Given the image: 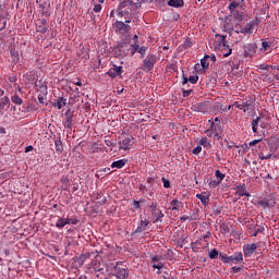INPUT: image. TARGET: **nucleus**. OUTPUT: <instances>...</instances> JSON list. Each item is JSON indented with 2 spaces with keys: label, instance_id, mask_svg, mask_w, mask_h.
Segmentation results:
<instances>
[{
  "label": "nucleus",
  "instance_id": "37",
  "mask_svg": "<svg viewBox=\"0 0 279 279\" xmlns=\"http://www.w3.org/2000/svg\"><path fill=\"white\" fill-rule=\"evenodd\" d=\"M111 69L114 70V72H116L119 76H121V74L123 73V66H121V65L118 66L117 64H113Z\"/></svg>",
  "mask_w": 279,
  "mask_h": 279
},
{
  "label": "nucleus",
  "instance_id": "30",
  "mask_svg": "<svg viewBox=\"0 0 279 279\" xmlns=\"http://www.w3.org/2000/svg\"><path fill=\"white\" fill-rule=\"evenodd\" d=\"M219 259L222 262V263H230V256H228V254H226V253H219Z\"/></svg>",
  "mask_w": 279,
  "mask_h": 279
},
{
  "label": "nucleus",
  "instance_id": "15",
  "mask_svg": "<svg viewBox=\"0 0 279 279\" xmlns=\"http://www.w3.org/2000/svg\"><path fill=\"white\" fill-rule=\"evenodd\" d=\"M113 276H116L117 279H128V270L125 268L116 267Z\"/></svg>",
  "mask_w": 279,
  "mask_h": 279
},
{
  "label": "nucleus",
  "instance_id": "63",
  "mask_svg": "<svg viewBox=\"0 0 279 279\" xmlns=\"http://www.w3.org/2000/svg\"><path fill=\"white\" fill-rule=\"evenodd\" d=\"M221 132L216 131L215 136L217 137V141H221Z\"/></svg>",
  "mask_w": 279,
  "mask_h": 279
},
{
  "label": "nucleus",
  "instance_id": "24",
  "mask_svg": "<svg viewBox=\"0 0 279 279\" xmlns=\"http://www.w3.org/2000/svg\"><path fill=\"white\" fill-rule=\"evenodd\" d=\"M95 274H96V278H98V279H108V277H107L108 268H102L101 270H98Z\"/></svg>",
  "mask_w": 279,
  "mask_h": 279
},
{
  "label": "nucleus",
  "instance_id": "57",
  "mask_svg": "<svg viewBox=\"0 0 279 279\" xmlns=\"http://www.w3.org/2000/svg\"><path fill=\"white\" fill-rule=\"evenodd\" d=\"M193 93V89H183V97H189Z\"/></svg>",
  "mask_w": 279,
  "mask_h": 279
},
{
  "label": "nucleus",
  "instance_id": "2",
  "mask_svg": "<svg viewBox=\"0 0 279 279\" xmlns=\"http://www.w3.org/2000/svg\"><path fill=\"white\" fill-rule=\"evenodd\" d=\"M258 149L259 160H269V158L274 156V147L271 146V144H268L267 146L265 143H259Z\"/></svg>",
  "mask_w": 279,
  "mask_h": 279
},
{
  "label": "nucleus",
  "instance_id": "10",
  "mask_svg": "<svg viewBox=\"0 0 279 279\" xmlns=\"http://www.w3.org/2000/svg\"><path fill=\"white\" fill-rule=\"evenodd\" d=\"M162 260V256L160 255H155L153 258H151V263H153V268L154 269H163L165 268V263L160 262Z\"/></svg>",
  "mask_w": 279,
  "mask_h": 279
},
{
  "label": "nucleus",
  "instance_id": "6",
  "mask_svg": "<svg viewBox=\"0 0 279 279\" xmlns=\"http://www.w3.org/2000/svg\"><path fill=\"white\" fill-rule=\"evenodd\" d=\"M113 27H116V32H121L123 34H128V32H130V29H132V27L121 21H117L114 24H113Z\"/></svg>",
  "mask_w": 279,
  "mask_h": 279
},
{
  "label": "nucleus",
  "instance_id": "43",
  "mask_svg": "<svg viewBox=\"0 0 279 279\" xmlns=\"http://www.w3.org/2000/svg\"><path fill=\"white\" fill-rule=\"evenodd\" d=\"M102 269H104V267L101 266V263L96 262V263L94 264V270H95V272H96V271H101Z\"/></svg>",
  "mask_w": 279,
  "mask_h": 279
},
{
  "label": "nucleus",
  "instance_id": "51",
  "mask_svg": "<svg viewBox=\"0 0 279 279\" xmlns=\"http://www.w3.org/2000/svg\"><path fill=\"white\" fill-rule=\"evenodd\" d=\"M192 154H194V156H198V154H202V146H196L193 150Z\"/></svg>",
  "mask_w": 279,
  "mask_h": 279
},
{
  "label": "nucleus",
  "instance_id": "50",
  "mask_svg": "<svg viewBox=\"0 0 279 279\" xmlns=\"http://www.w3.org/2000/svg\"><path fill=\"white\" fill-rule=\"evenodd\" d=\"M107 75H109V77L119 76V74L117 72H114V70L112 68L107 72Z\"/></svg>",
  "mask_w": 279,
  "mask_h": 279
},
{
  "label": "nucleus",
  "instance_id": "59",
  "mask_svg": "<svg viewBox=\"0 0 279 279\" xmlns=\"http://www.w3.org/2000/svg\"><path fill=\"white\" fill-rule=\"evenodd\" d=\"M94 12H101V4H95Z\"/></svg>",
  "mask_w": 279,
  "mask_h": 279
},
{
  "label": "nucleus",
  "instance_id": "45",
  "mask_svg": "<svg viewBox=\"0 0 279 279\" xmlns=\"http://www.w3.org/2000/svg\"><path fill=\"white\" fill-rule=\"evenodd\" d=\"M161 180L163 182V187L165 189H171V182L168 179L162 178Z\"/></svg>",
  "mask_w": 279,
  "mask_h": 279
},
{
  "label": "nucleus",
  "instance_id": "41",
  "mask_svg": "<svg viewBox=\"0 0 279 279\" xmlns=\"http://www.w3.org/2000/svg\"><path fill=\"white\" fill-rule=\"evenodd\" d=\"M252 130L254 134H258V122L256 120L252 121Z\"/></svg>",
  "mask_w": 279,
  "mask_h": 279
},
{
  "label": "nucleus",
  "instance_id": "60",
  "mask_svg": "<svg viewBox=\"0 0 279 279\" xmlns=\"http://www.w3.org/2000/svg\"><path fill=\"white\" fill-rule=\"evenodd\" d=\"M258 143H260V140H254L252 142H250V147H253V145H258Z\"/></svg>",
  "mask_w": 279,
  "mask_h": 279
},
{
  "label": "nucleus",
  "instance_id": "62",
  "mask_svg": "<svg viewBox=\"0 0 279 279\" xmlns=\"http://www.w3.org/2000/svg\"><path fill=\"white\" fill-rule=\"evenodd\" d=\"M38 101H39V104H45V96H43V95H38Z\"/></svg>",
  "mask_w": 279,
  "mask_h": 279
},
{
  "label": "nucleus",
  "instance_id": "18",
  "mask_svg": "<svg viewBox=\"0 0 279 279\" xmlns=\"http://www.w3.org/2000/svg\"><path fill=\"white\" fill-rule=\"evenodd\" d=\"M236 193H238L239 197H244V196L250 197V194L247 192V187L245 186V184L238 185Z\"/></svg>",
  "mask_w": 279,
  "mask_h": 279
},
{
  "label": "nucleus",
  "instance_id": "17",
  "mask_svg": "<svg viewBox=\"0 0 279 279\" xmlns=\"http://www.w3.org/2000/svg\"><path fill=\"white\" fill-rule=\"evenodd\" d=\"M210 123V132H214L216 134L217 132H220V134H223V126H221L220 123H216L211 120H209Z\"/></svg>",
  "mask_w": 279,
  "mask_h": 279
},
{
  "label": "nucleus",
  "instance_id": "5",
  "mask_svg": "<svg viewBox=\"0 0 279 279\" xmlns=\"http://www.w3.org/2000/svg\"><path fill=\"white\" fill-rule=\"evenodd\" d=\"M244 49V58H253L256 53L257 46L256 44H246L243 46Z\"/></svg>",
  "mask_w": 279,
  "mask_h": 279
},
{
  "label": "nucleus",
  "instance_id": "26",
  "mask_svg": "<svg viewBox=\"0 0 279 279\" xmlns=\"http://www.w3.org/2000/svg\"><path fill=\"white\" fill-rule=\"evenodd\" d=\"M210 59V56L205 54V57L201 60V65L204 69V71L208 70V66H210V63L208 60Z\"/></svg>",
  "mask_w": 279,
  "mask_h": 279
},
{
  "label": "nucleus",
  "instance_id": "21",
  "mask_svg": "<svg viewBox=\"0 0 279 279\" xmlns=\"http://www.w3.org/2000/svg\"><path fill=\"white\" fill-rule=\"evenodd\" d=\"M258 206H263V208H271V206H276V201L270 203L268 198H264L258 202Z\"/></svg>",
  "mask_w": 279,
  "mask_h": 279
},
{
  "label": "nucleus",
  "instance_id": "13",
  "mask_svg": "<svg viewBox=\"0 0 279 279\" xmlns=\"http://www.w3.org/2000/svg\"><path fill=\"white\" fill-rule=\"evenodd\" d=\"M128 3L125 1L120 2L118 8V16H128L130 14V10L125 9L128 8Z\"/></svg>",
  "mask_w": 279,
  "mask_h": 279
},
{
  "label": "nucleus",
  "instance_id": "36",
  "mask_svg": "<svg viewBox=\"0 0 279 279\" xmlns=\"http://www.w3.org/2000/svg\"><path fill=\"white\" fill-rule=\"evenodd\" d=\"M74 260L78 263V265H84V260H86V255L81 254L78 257H74Z\"/></svg>",
  "mask_w": 279,
  "mask_h": 279
},
{
  "label": "nucleus",
  "instance_id": "9",
  "mask_svg": "<svg viewBox=\"0 0 279 279\" xmlns=\"http://www.w3.org/2000/svg\"><path fill=\"white\" fill-rule=\"evenodd\" d=\"M120 149H123L124 151H128L132 145H134V137H126L119 142Z\"/></svg>",
  "mask_w": 279,
  "mask_h": 279
},
{
  "label": "nucleus",
  "instance_id": "3",
  "mask_svg": "<svg viewBox=\"0 0 279 279\" xmlns=\"http://www.w3.org/2000/svg\"><path fill=\"white\" fill-rule=\"evenodd\" d=\"M157 62L158 57L156 54H148L142 64V71H145V73L154 71V66Z\"/></svg>",
  "mask_w": 279,
  "mask_h": 279
},
{
  "label": "nucleus",
  "instance_id": "23",
  "mask_svg": "<svg viewBox=\"0 0 279 279\" xmlns=\"http://www.w3.org/2000/svg\"><path fill=\"white\" fill-rule=\"evenodd\" d=\"M64 226H69V218H59L56 223V228H59V230H62Z\"/></svg>",
  "mask_w": 279,
  "mask_h": 279
},
{
  "label": "nucleus",
  "instance_id": "19",
  "mask_svg": "<svg viewBox=\"0 0 279 279\" xmlns=\"http://www.w3.org/2000/svg\"><path fill=\"white\" fill-rule=\"evenodd\" d=\"M66 106V99L64 97H59L56 102L52 104L53 108H58V110H62Z\"/></svg>",
  "mask_w": 279,
  "mask_h": 279
},
{
  "label": "nucleus",
  "instance_id": "20",
  "mask_svg": "<svg viewBox=\"0 0 279 279\" xmlns=\"http://www.w3.org/2000/svg\"><path fill=\"white\" fill-rule=\"evenodd\" d=\"M124 165H128V159H120L111 163V169H123Z\"/></svg>",
  "mask_w": 279,
  "mask_h": 279
},
{
  "label": "nucleus",
  "instance_id": "25",
  "mask_svg": "<svg viewBox=\"0 0 279 279\" xmlns=\"http://www.w3.org/2000/svg\"><path fill=\"white\" fill-rule=\"evenodd\" d=\"M242 110L243 112H247L250 114V112L254 110V107L252 106V102L245 101V102H242Z\"/></svg>",
  "mask_w": 279,
  "mask_h": 279
},
{
  "label": "nucleus",
  "instance_id": "11",
  "mask_svg": "<svg viewBox=\"0 0 279 279\" xmlns=\"http://www.w3.org/2000/svg\"><path fill=\"white\" fill-rule=\"evenodd\" d=\"M256 23L254 21H251L246 24V27L244 29H235V34H253L252 29H254Z\"/></svg>",
  "mask_w": 279,
  "mask_h": 279
},
{
  "label": "nucleus",
  "instance_id": "16",
  "mask_svg": "<svg viewBox=\"0 0 279 279\" xmlns=\"http://www.w3.org/2000/svg\"><path fill=\"white\" fill-rule=\"evenodd\" d=\"M229 263H234L235 265L239 263H243V253L238 252L229 256Z\"/></svg>",
  "mask_w": 279,
  "mask_h": 279
},
{
  "label": "nucleus",
  "instance_id": "33",
  "mask_svg": "<svg viewBox=\"0 0 279 279\" xmlns=\"http://www.w3.org/2000/svg\"><path fill=\"white\" fill-rule=\"evenodd\" d=\"M208 256L211 260H215V258H217V256H219V251H217V248L211 250L208 253Z\"/></svg>",
  "mask_w": 279,
  "mask_h": 279
},
{
  "label": "nucleus",
  "instance_id": "56",
  "mask_svg": "<svg viewBox=\"0 0 279 279\" xmlns=\"http://www.w3.org/2000/svg\"><path fill=\"white\" fill-rule=\"evenodd\" d=\"M61 182H62V184H65L68 186L69 182H70L69 177H62Z\"/></svg>",
  "mask_w": 279,
  "mask_h": 279
},
{
  "label": "nucleus",
  "instance_id": "64",
  "mask_svg": "<svg viewBox=\"0 0 279 279\" xmlns=\"http://www.w3.org/2000/svg\"><path fill=\"white\" fill-rule=\"evenodd\" d=\"M259 69H262V71H268L269 70V65L260 64Z\"/></svg>",
  "mask_w": 279,
  "mask_h": 279
},
{
  "label": "nucleus",
  "instance_id": "1",
  "mask_svg": "<svg viewBox=\"0 0 279 279\" xmlns=\"http://www.w3.org/2000/svg\"><path fill=\"white\" fill-rule=\"evenodd\" d=\"M116 49H118V52L116 51V56H119L121 58H125V56H134L136 51H138V44L132 45L130 44V37H125L122 41H119L117 44Z\"/></svg>",
  "mask_w": 279,
  "mask_h": 279
},
{
  "label": "nucleus",
  "instance_id": "14",
  "mask_svg": "<svg viewBox=\"0 0 279 279\" xmlns=\"http://www.w3.org/2000/svg\"><path fill=\"white\" fill-rule=\"evenodd\" d=\"M256 250H258V244H248L246 247H244V254L245 256H252V254H256Z\"/></svg>",
  "mask_w": 279,
  "mask_h": 279
},
{
  "label": "nucleus",
  "instance_id": "42",
  "mask_svg": "<svg viewBox=\"0 0 279 279\" xmlns=\"http://www.w3.org/2000/svg\"><path fill=\"white\" fill-rule=\"evenodd\" d=\"M137 53H141V56H142V58H143V56H145V51H147V47H145V46H138V48H137Z\"/></svg>",
  "mask_w": 279,
  "mask_h": 279
},
{
  "label": "nucleus",
  "instance_id": "7",
  "mask_svg": "<svg viewBox=\"0 0 279 279\" xmlns=\"http://www.w3.org/2000/svg\"><path fill=\"white\" fill-rule=\"evenodd\" d=\"M216 37L220 38V45H222L225 49H229V51L223 54V58H228L229 56H232V48H230V45H228V41L226 40V35L217 34Z\"/></svg>",
  "mask_w": 279,
  "mask_h": 279
},
{
  "label": "nucleus",
  "instance_id": "55",
  "mask_svg": "<svg viewBox=\"0 0 279 279\" xmlns=\"http://www.w3.org/2000/svg\"><path fill=\"white\" fill-rule=\"evenodd\" d=\"M242 270H243V268L236 267V266H233V267L231 268V271H232L233 274H239V271H242Z\"/></svg>",
  "mask_w": 279,
  "mask_h": 279
},
{
  "label": "nucleus",
  "instance_id": "34",
  "mask_svg": "<svg viewBox=\"0 0 279 279\" xmlns=\"http://www.w3.org/2000/svg\"><path fill=\"white\" fill-rule=\"evenodd\" d=\"M239 8V3L233 1L229 4V10L231 12V14H233L234 12H236V9Z\"/></svg>",
  "mask_w": 279,
  "mask_h": 279
},
{
  "label": "nucleus",
  "instance_id": "27",
  "mask_svg": "<svg viewBox=\"0 0 279 279\" xmlns=\"http://www.w3.org/2000/svg\"><path fill=\"white\" fill-rule=\"evenodd\" d=\"M54 145H56V151H59L60 154L64 151V147L62 146V141L60 140L56 141Z\"/></svg>",
  "mask_w": 279,
  "mask_h": 279
},
{
  "label": "nucleus",
  "instance_id": "49",
  "mask_svg": "<svg viewBox=\"0 0 279 279\" xmlns=\"http://www.w3.org/2000/svg\"><path fill=\"white\" fill-rule=\"evenodd\" d=\"M219 184H221V183H220V181H217V180H211L209 182V186H211L213 189H217V186H219Z\"/></svg>",
  "mask_w": 279,
  "mask_h": 279
},
{
  "label": "nucleus",
  "instance_id": "28",
  "mask_svg": "<svg viewBox=\"0 0 279 279\" xmlns=\"http://www.w3.org/2000/svg\"><path fill=\"white\" fill-rule=\"evenodd\" d=\"M10 104V98H8L7 96H4L1 101H0V110L3 111V109L5 108L7 105Z\"/></svg>",
  "mask_w": 279,
  "mask_h": 279
},
{
  "label": "nucleus",
  "instance_id": "32",
  "mask_svg": "<svg viewBox=\"0 0 279 279\" xmlns=\"http://www.w3.org/2000/svg\"><path fill=\"white\" fill-rule=\"evenodd\" d=\"M191 221H197L199 219V209L195 208L193 215L190 216Z\"/></svg>",
  "mask_w": 279,
  "mask_h": 279
},
{
  "label": "nucleus",
  "instance_id": "8",
  "mask_svg": "<svg viewBox=\"0 0 279 279\" xmlns=\"http://www.w3.org/2000/svg\"><path fill=\"white\" fill-rule=\"evenodd\" d=\"M73 117H75V114H73V112H71V109L65 111L64 128H66V130H73Z\"/></svg>",
  "mask_w": 279,
  "mask_h": 279
},
{
  "label": "nucleus",
  "instance_id": "54",
  "mask_svg": "<svg viewBox=\"0 0 279 279\" xmlns=\"http://www.w3.org/2000/svg\"><path fill=\"white\" fill-rule=\"evenodd\" d=\"M145 230V228H143V226H140L136 228V230L133 232V234H141V232H143Z\"/></svg>",
  "mask_w": 279,
  "mask_h": 279
},
{
  "label": "nucleus",
  "instance_id": "48",
  "mask_svg": "<svg viewBox=\"0 0 279 279\" xmlns=\"http://www.w3.org/2000/svg\"><path fill=\"white\" fill-rule=\"evenodd\" d=\"M199 145H203V147H208V145H210L208 143V137H203L201 141H199Z\"/></svg>",
  "mask_w": 279,
  "mask_h": 279
},
{
  "label": "nucleus",
  "instance_id": "61",
  "mask_svg": "<svg viewBox=\"0 0 279 279\" xmlns=\"http://www.w3.org/2000/svg\"><path fill=\"white\" fill-rule=\"evenodd\" d=\"M29 151H34V146L29 145L25 148V154H29Z\"/></svg>",
  "mask_w": 279,
  "mask_h": 279
},
{
  "label": "nucleus",
  "instance_id": "52",
  "mask_svg": "<svg viewBox=\"0 0 279 279\" xmlns=\"http://www.w3.org/2000/svg\"><path fill=\"white\" fill-rule=\"evenodd\" d=\"M263 49H265V51H267V49H269V47H271V43L269 41H263L262 43Z\"/></svg>",
  "mask_w": 279,
  "mask_h": 279
},
{
  "label": "nucleus",
  "instance_id": "39",
  "mask_svg": "<svg viewBox=\"0 0 279 279\" xmlns=\"http://www.w3.org/2000/svg\"><path fill=\"white\" fill-rule=\"evenodd\" d=\"M215 175L218 179V181H220V183L223 182V178H226V174L221 173V171L219 170H216Z\"/></svg>",
  "mask_w": 279,
  "mask_h": 279
},
{
  "label": "nucleus",
  "instance_id": "4",
  "mask_svg": "<svg viewBox=\"0 0 279 279\" xmlns=\"http://www.w3.org/2000/svg\"><path fill=\"white\" fill-rule=\"evenodd\" d=\"M191 110H193V112L206 113L210 110V101L196 102L192 105Z\"/></svg>",
  "mask_w": 279,
  "mask_h": 279
},
{
  "label": "nucleus",
  "instance_id": "40",
  "mask_svg": "<svg viewBox=\"0 0 279 279\" xmlns=\"http://www.w3.org/2000/svg\"><path fill=\"white\" fill-rule=\"evenodd\" d=\"M183 47H184V49H189V48L193 47V41H191L190 38H186L183 43Z\"/></svg>",
  "mask_w": 279,
  "mask_h": 279
},
{
  "label": "nucleus",
  "instance_id": "47",
  "mask_svg": "<svg viewBox=\"0 0 279 279\" xmlns=\"http://www.w3.org/2000/svg\"><path fill=\"white\" fill-rule=\"evenodd\" d=\"M72 226H77L80 223V219H73V218H68V225Z\"/></svg>",
  "mask_w": 279,
  "mask_h": 279
},
{
  "label": "nucleus",
  "instance_id": "38",
  "mask_svg": "<svg viewBox=\"0 0 279 279\" xmlns=\"http://www.w3.org/2000/svg\"><path fill=\"white\" fill-rule=\"evenodd\" d=\"M232 14L235 21H243V19H245V16L242 13H239V11H235Z\"/></svg>",
  "mask_w": 279,
  "mask_h": 279
},
{
  "label": "nucleus",
  "instance_id": "53",
  "mask_svg": "<svg viewBox=\"0 0 279 279\" xmlns=\"http://www.w3.org/2000/svg\"><path fill=\"white\" fill-rule=\"evenodd\" d=\"M197 245H202V243L199 241L192 242V250H199V246Z\"/></svg>",
  "mask_w": 279,
  "mask_h": 279
},
{
  "label": "nucleus",
  "instance_id": "12",
  "mask_svg": "<svg viewBox=\"0 0 279 279\" xmlns=\"http://www.w3.org/2000/svg\"><path fill=\"white\" fill-rule=\"evenodd\" d=\"M196 197L202 202L203 206H208L210 202V193L203 192L201 194H196Z\"/></svg>",
  "mask_w": 279,
  "mask_h": 279
},
{
  "label": "nucleus",
  "instance_id": "46",
  "mask_svg": "<svg viewBox=\"0 0 279 279\" xmlns=\"http://www.w3.org/2000/svg\"><path fill=\"white\" fill-rule=\"evenodd\" d=\"M37 24L38 25H43L44 27H49V23L47 22V20H45V19H39L38 21H37Z\"/></svg>",
  "mask_w": 279,
  "mask_h": 279
},
{
  "label": "nucleus",
  "instance_id": "22",
  "mask_svg": "<svg viewBox=\"0 0 279 279\" xmlns=\"http://www.w3.org/2000/svg\"><path fill=\"white\" fill-rule=\"evenodd\" d=\"M170 8H184V0H169Z\"/></svg>",
  "mask_w": 279,
  "mask_h": 279
},
{
  "label": "nucleus",
  "instance_id": "35",
  "mask_svg": "<svg viewBox=\"0 0 279 279\" xmlns=\"http://www.w3.org/2000/svg\"><path fill=\"white\" fill-rule=\"evenodd\" d=\"M171 206H172V210H178L179 206H182V202L178 201V199H173L171 201Z\"/></svg>",
  "mask_w": 279,
  "mask_h": 279
},
{
  "label": "nucleus",
  "instance_id": "29",
  "mask_svg": "<svg viewBox=\"0 0 279 279\" xmlns=\"http://www.w3.org/2000/svg\"><path fill=\"white\" fill-rule=\"evenodd\" d=\"M11 101L16 106H21V104H23V99L19 97V95L12 96Z\"/></svg>",
  "mask_w": 279,
  "mask_h": 279
},
{
  "label": "nucleus",
  "instance_id": "44",
  "mask_svg": "<svg viewBox=\"0 0 279 279\" xmlns=\"http://www.w3.org/2000/svg\"><path fill=\"white\" fill-rule=\"evenodd\" d=\"M199 80V76L195 75V76H190L189 77V83L190 84H197V81Z\"/></svg>",
  "mask_w": 279,
  "mask_h": 279
},
{
  "label": "nucleus",
  "instance_id": "31",
  "mask_svg": "<svg viewBox=\"0 0 279 279\" xmlns=\"http://www.w3.org/2000/svg\"><path fill=\"white\" fill-rule=\"evenodd\" d=\"M49 31V26H43V24H37V32L40 34H47Z\"/></svg>",
  "mask_w": 279,
  "mask_h": 279
},
{
  "label": "nucleus",
  "instance_id": "58",
  "mask_svg": "<svg viewBox=\"0 0 279 279\" xmlns=\"http://www.w3.org/2000/svg\"><path fill=\"white\" fill-rule=\"evenodd\" d=\"M141 226L144 228H147V226H149V220H147V219L141 220Z\"/></svg>",
  "mask_w": 279,
  "mask_h": 279
}]
</instances>
